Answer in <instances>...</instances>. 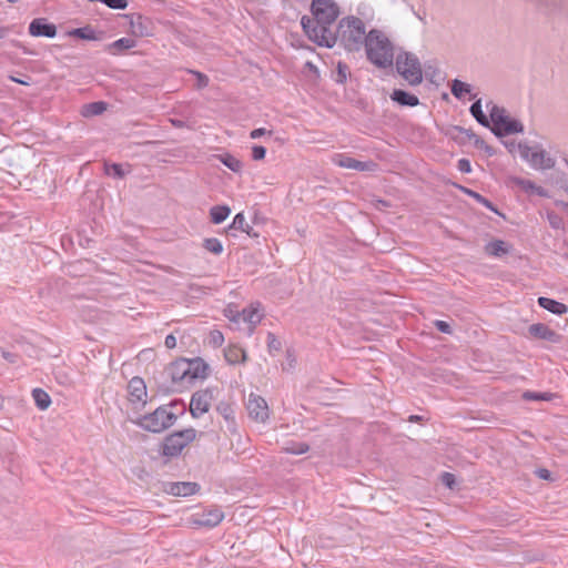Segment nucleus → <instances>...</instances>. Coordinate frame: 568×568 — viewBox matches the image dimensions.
<instances>
[{
    "label": "nucleus",
    "instance_id": "f257e3e1",
    "mask_svg": "<svg viewBox=\"0 0 568 568\" xmlns=\"http://www.w3.org/2000/svg\"><path fill=\"white\" fill-rule=\"evenodd\" d=\"M366 30L364 22L357 17H346L338 23V32L322 27V47L332 48L337 40L348 51H359L365 44Z\"/></svg>",
    "mask_w": 568,
    "mask_h": 568
},
{
    "label": "nucleus",
    "instance_id": "f03ea898",
    "mask_svg": "<svg viewBox=\"0 0 568 568\" xmlns=\"http://www.w3.org/2000/svg\"><path fill=\"white\" fill-rule=\"evenodd\" d=\"M207 368L206 363L202 358H180L172 362L164 373L171 379V389L182 390L193 385L196 379L205 378Z\"/></svg>",
    "mask_w": 568,
    "mask_h": 568
},
{
    "label": "nucleus",
    "instance_id": "7ed1b4c3",
    "mask_svg": "<svg viewBox=\"0 0 568 568\" xmlns=\"http://www.w3.org/2000/svg\"><path fill=\"white\" fill-rule=\"evenodd\" d=\"M367 59L378 68L392 65L394 50L388 38L379 30H371L365 38Z\"/></svg>",
    "mask_w": 568,
    "mask_h": 568
},
{
    "label": "nucleus",
    "instance_id": "20e7f679",
    "mask_svg": "<svg viewBox=\"0 0 568 568\" xmlns=\"http://www.w3.org/2000/svg\"><path fill=\"white\" fill-rule=\"evenodd\" d=\"M486 108L489 111V119L493 124L489 128L496 136L521 133L524 131L523 124L513 119L504 108L493 102L487 103Z\"/></svg>",
    "mask_w": 568,
    "mask_h": 568
},
{
    "label": "nucleus",
    "instance_id": "39448f33",
    "mask_svg": "<svg viewBox=\"0 0 568 568\" xmlns=\"http://www.w3.org/2000/svg\"><path fill=\"white\" fill-rule=\"evenodd\" d=\"M176 415L166 406H160L154 412L140 416L131 422L144 430L161 433L176 422Z\"/></svg>",
    "mask_w": 568,
    "mask_h": 568
},
{
    "label": "nucleus",
    "instance_id": "423d86ee",
    "mask_svg": "<svg viewBox=\"0 0 568 568\" xmlns=\"http://www.w3.org/2000/svg\"><path fill=\"white\" fill-rule=\"evenodd\" d=\"M517 152L534 170L547 171L555 168V158L539 144L528 145L527 143L520 142L517 145Z\"/></svg>",
    "mask_w": 568,
    "mask_h": 568
},
{
    "label": "nucleus",
    "instance_id": "0eeeda50",
    "mask_svg": "<svg viewBox=\"0 0 568 568\" xmlns=\"http://www.w3.org/2000/svg\"><path fill=\"white\" fill-rule=\"evenodd\" d=\"M398 73L412 85L423 81V70L418 58L409 52L399 53L396 58Z\"/></svg>",
    "mask_w": 568,
    "mask_h": 568
},
{
    "label": "nucleus",
    "instance_id": "6e6552de",
    "mask_svg": "<svg viewBox=\"0 0 568 568\" xmlns=\"http://www.w3.org/2000/svg\"><path fill=\"white\" fill-rule=\"evenodd\" d=\"M196 438L194 428H186L174 432L165 437L162 447V454L168 457H175L181 454L184 447Z\"/></svg>",
    "mask_w": 568,
    "mask_h": 568
},
{
    "label": "nucleus",
    "instance_id": "1a4fd4ad",
    "mask_svg": "<svg viewBox=\"0 0 568 568\" xmlns=\"http://www.w3.org/2000/svg\"><path fill=\"white\" fill-rule=\"evenodd\" d=\"M214 399L213 389L197 390L192 395L190 403V412L194 418H199L210 410Z\"/></svg>",
    "mask_w": 568,
    "mask_h": 568
},
{
    "label": "nucleus",
    "instance_id": "9d476101",
    "mask_svg": "<svg viewBox=\"0 0 568 568\" xmlns=\"http://www.w3.org/2000/svg\"><path fill=\"white\" fill-rule=\"evenodd\" d=\"M311 11L314 16V19L303 17L301 23L308 39L320 45V0H312Z\"/></svg>",
    "mask_w": 568,
    "mask_h": 568
},
{
    "label": "nucleus",
    "instance_id": "9b49d317",
    "mask_svg": "<svg viewBox=\"0 0 568 568\" xmlns=\"http://www.w3.org/2000/svg\"><path fill=\"white\" fill-rule=\"evenodd\" d=\"M246 408L248 416L256 422L264 423L268 418L267 403L258 395L251 394L248 396Z\"/></svg>",
    "mask_w": 568,
    "mask_h": 568
},
{
    "label": "nucleus",
    "instance_id": "f8f14e48",
    "mask_svg": "<svg viewBox=\"0 0 568 568\" xmlns=\"http://www.w3.org/2000/svg\"><path fill=\"white\" fill-rule=\"evenodd\" d=\"M129 400L134 405L144 406L146 404V385L141 377H133L128 385Z\"/></svg>",
    "mask_w": 568,
    "mask_h": 568
},
{
    "label": "nucleus",
    "instance_id": "ddd939ff",
    "mask_svg": "<svg viewBox=\"0 0 568 568\" xmlns=\"http://www.w3.org/2000/svg\"><path fill=\"white\" fill-rule=\"evenodd\" d=\"M508 183L511 186H517L527 194H537L541 197H547L548 192L542 186L536 185L532 181L518 176L508 178Z\"/></svg>",
    "mask_w": 568,
    "mask_h": 568
},
{
    "label": "nucleus",
    "instance_id": "4468645a",
    "mask_svg": "<svg viewBox=\"0 0 568 568\" xmlns=\"http://www.w3.org/2000/svg\"><path fill=\"white\" fill-rule=\"evenodd\" d=\"M164 489L170 495L186 497L194 495L200 489V486L191 481H175L168 483Z\"/></svg>",
    "mask_w": 568,
    "mask_h": 568
},
{
    "label": "nucleus",
    "instance_id": "2eb2a0df",
    "mask_svg": "<svg viewBox=\"0 0 568 568\" xmlns=\"http://www.w3.org/2000/svg\"><path fill=\"white\" fill-rule=\"evenodd\" d=\"M29 33L33 37L54 38L57 28L52 23H48L45 19L38 18L31 21L29 26Z\"/></svg>",
    "mask_w": 568,
    "mask_h": 568
},
{
    "label": "nucleus",
    "instance_id": "dca6fc26",
    "mask_svg": "<svg viewBox=\"0 0 568 568\" xmlns=\"http://www.w3.org/2000/svg\"><path fill=\"white\" fill-rule=\"evenodd\" d=\"M529 334L538 339L548 341L551 343H559L561 337L554 329L549 328L547 325L542 323H536L529 326Z\"/></svg>",
    "mask_w": 568,
    "mask_h": 568
},
{
    "label": "nucleus",
    "instance_id": "f3484780",
    "mask_svg": "<svg viewBox=\"0 0 568 568\" xmlns=\"http://www.w3.org/2000/svg\"><path fill=\"white\" fill-rule=\"evenodd\" d=\"M224 518V513L219 508H212L203 511L194 524L201 527L213 528L217 526Z\"/></svg>",
    "mask_w": 568,
    "mask_h": 568
},
{
    "label": "nucleus",
    "instance_id": "a211bd4d",
    "mask_svg": "<svg viewBox=\"0 0 568 568\" xmlns=\"http://www.w3.org/2000/svg\"><path fill=\"white\" fill-rule=\"evenodd\" d=\"M341 14L339 6L334 0H322V26L333 23Z\"/></svg>",
    "mask_w": 568,
    "mask_h": 568
},
{
    "label": "nucleus",
    "instance_id": "6ab92c4d",
    "mask_svg": "<svg viewBox=\"0 0 568 568\" xmlns=\"http://www.w3.org/2000/svg\"><path fill=\"white\" fill-rule=\"evenodd\" d=\"M131 31L136 37H149L152 34L151 21L142 16H136L131 20Z\"/></svg>",
    "mask_w": 568,
    "mask_h": 568
},
{
    "label": "nucleus",
    "instance_id": "aec40b11",
    "mask_svg": "<svg viewBox=\"0 0 568 568\" xmlns=\"http://www.w3.org/2000/svg\"><path fill=\"white\" fill-rule=\"evenodd\" d=\"M390 99L404 106H416L419 103V100L416 95L399 89L393 91Z\"/></svg>",
    "mask_w": 568,
    "mask_h": 568
},
{
    "label": "nucleus",
    "instance_id": "412c9836",
    "mask_svg": "<svg viewBox=\"0 0 568 568\" xmlns=\"http://www.w3.org/2000/svg\"><path fill=\"white\" fill-rule=\"evenodd\" d=\"M538 304L542 308H545L548 312L556 314V315H562L568 312V306L566 304L557 302V301L548 298V297H539Z\"/></svg>",
    "mask_w": 568,
    "mask_h": 568
},
{
    "label": "nucleus",
    "instance_id": "4be33fe9",
    "mask_svg": "<svg viewBox=\"0 0 568 568\" xmlns=\"http://www.w3.org/2000/svg\"><path fill=\"white\" fill-rule=\"evenodd\" d=\"M216 409L224 418L227 430L232 434L236 433V422L232 406L229 404H220Z\"/></svg>",
    "mask_w": 568,
    "mask_h": 568
},
{
    "label": "nucleus",
    "instance_id": "5701e85b",
    "mask_svg": "<svg viewBox=\"0 0 568 568\" xmlns=\"http://www.w3.org/2000/svg\"><path fill=\"white\" fill-rule=\"evenodd\" d=\"M509 250L510 246L501 240H495L485 245L486 254L495 257H499L507 254Z\"/></svg>",
    "mask_w": 568,
    "mask_h": 568
},
{
    "label": "nucleus",
    "instance_id": "b1692460",
    "mask_svg": "<svg viewBox=\"0 0 568 568\" xmlns=\"http://www.w3.org/2000/svg\"><path fill=\"white\" fill-rule=\"evenodd\" d=\"M336 163L342 168L353 169L357 171H367L372 166H374L373 163L361 162L351 156H341Z\"/></svg>",
    "mask_w": 568,
    "mask_h": 568
},
{
    "label": "nucleus",
    "instance_id": "393cba45",
    "mask_svg": "<svg viewBox=\"0 0 568 568\" xmlns=\"http://www.w3.org/2000/svg\"><path fill=\"white\" fill-rule=\"evenodd\" d=\"M231 213V209L227 205H215L210 210L211 221L214 224L224 222Z\"/></svg>",
    "mask_w": 568,
    "mask_h": 568
},
{
    "label": "nucleus",
    "instance_id": "a878e982",
    "mask_svg": "<svg viewBox=\"0 0 568 568\" xmlns=\"http://www.w3.org/2000/svg\"><path fill=\"white\" fill-rule=\"evenodd\" d=\"M224 356L230 364L242 363L246 359L244 349L239 346H232L225 349Z\"/></svg>",
    "mask_w": 568,
    "mask_h": 568
},
{
    "label": "nucleus",
    "instance_id": "bb28decb",
    "mask_svg": "<svg viewBox=\"0 0 568 568\" xmlns=\"http://www.w3.org/2000/svg\"><path fill=\"white\" fill-rule=\"evenodd\" d=\"M230 229L231 230H239V231H242L244 233H246L247 235L250 236H253V229L252 226L246 222L245 220V216L243 213H237L234 219H233V222L232 224L230 225ZM254 236H256V234L254 233Z\"/></svg>",
    "mask_w": 568,
    "mask_h": 568
},
{
    "label": "nucleus",
    "instance_id": "cd10ccee",
    "mask_svg": "<svg viewBox=\"0 0 568 568\" xmlns=\"http://www.w3.org/2000/svg\"><path fill=\"white\" fill-rule=\"evenodd\" d=\"M32 397L37 407L41 410L47 409L51 405V398L49 394L41 388H34L32 390Z\"/></svg>",
    "mask_w": 568,
    "mask_h": 568
},
{
    "label": "nucleus",
    "instance_id": "c85d7f7f",
    "mask_svg": "<svg viewBox=\"0 0 568 568\" xmlns=\"http://www.w3.org/2000/svg\"><path fill=\"white\" fill-rule=\"evenodd\" d=\"M105 110L106 103L103 101H97L83 105L81 113L83 116H94L102 114Z\"/></svg>",
    "mask_w": 568,
    "mask_h": 568
},
{
    "label": "nucleus",
    "instance_id": "c756f323",
    "mask_svg": "<svg viewBox=\"0 0 568 568\" xmlns=\"http://www.w3.org/2000/svg\"><path fill=\"white\" fill-rule=\"evenodd\" d=\"M450 90L455 98L462 99L464 98L465 94L471 92V85L458 79H455L450 83Z\"/></svg>",
    "mask_w": 568,
    "mask_h": 568
},
{
    "label": "nucleus",
    "instance_id": "7c9ffc66",
    "mask_svg": "<svg viewBox=\"0 0 568 568\" xmlns=\"http://www.w3.org/2000/svg\"><path fill=\"white\" fill-rule=\"evenodd\" d=\"M469 111L479 124H481L483 126H486V128L490 126V120L483 112L480 100H477L476 102H474L471 104Z\"/></svg>",
    "mask_w": 568,
    "mask_h": 568
},
{
    "label": "nucleus",
    "instance_id": "2f4dec72",
    "mask_svg": "<svg viewBox=\"0 0 568 568\" xmlns=\"http://www.w3.org/2000/svg\"><path fill=\"white\" fill-rule=\"evenodd\" d=\"M69 34L72 37L79 38V39L90 40V41L100 39V37L97 36L95 31L89 26L83 27V28L73 29L72 31L69 32Z\"/></svg>",
    "mask_w": 568,
    "mask_h": 568
},
{
    "label": "nucleus",
    "instance_id": "473e14b6",
    "mask_svg": "<svg viewBox=\"0 0 568 568\" xmlns=\"http://www.w3.org/2000/svg\"><path fill=\"white\" fill-rule=\"evenodd\" d=\"M308 445L303 442H290L284 447L283 450L287 454L301 455L308 450Z\"/></svg>",
    "mask_w": 568,
    "mask_h": 568
},
{
    "label": "nucleus",
    "instance_id": "72a5a7b5",
    "mask_svg": "<svg viewBox=\"0 0 568 568\" xmlns=\"http://www.w3.org/2000/svg\"><path fill=\"white\" fill-rule=\"evenodd\" d=\"M221 162L233 172H240L243 168L242 162L231 154L220 155Z\"/></svg>",
    "mask_w": 568,
    "mask_h": 568
},
{
    "label": "nucleus",
    "instance_id": "f704fd0d",
    "mask_svg": "<svg viewBox=\"0 0 568 568\" xmlns=\"http://www.w3.org/2000/svg\"><path fill=\"white\" fill-rule=\"evenodd\" d=\"M240 316L243 318L244 322H247L250 324H257L260 323L262 315L260 314L258 310L255 307H248L244 308Z\"/></svg>",
    "mask_w": 568,
    "mask_h": 568
},
{
    "label": "nucleus",
    "instance_id": "c9c22d12",
    "mask_svg": "<svg viewBox=\"0 0 568 568\" xmlns=\"http://www.w3.org/2000/svg\"><path fill=\"white\" fill-rule=\"evenodd\" d=\"M104 172L106 174H112L113 176L118 178V179H122L124 178L129 172L130 170H124L123 169V165L122 164H118V163H112V164H108L105 163L104 164Z\"/></svg>",
    "mask_w": 568,
    "mask_h": 568
},
{
    "label": "nucleus",
    "instance_id": "e433bc0d",
    "mask_svg": "<svg viewBox=\"0 0 568 568\" xmlns=\"http://www.w3.org/2000/svg\"><path fill=\"white\" fill-rule=\"evenodd\" d=\"M203 246L206 251L215 255H219L223 252V245L221 241L216 237L205 239L203 242Z\"/></svg>",
    "mask_w": 568,
    "mask_h": 568
},
{
    "label": "nucleus",
    "instance_id": "4c0bfd02",
    "mask_svg": "<svg viewBox=\"0 0 568 568\" xmlns=\"http://www.w3.org/2000/svg\"><path fill=\"white\" fill-rule=\"evenodd\" d=\"M135 47V41L131 38H121L109 45V49L128 50Z\"/></svg>",
    "mask_w": 568,
    "mask_h": 568
},
{
    "label": "nucleus",
    "instance_id": "58836bf2",
    "mask_svg": "<svg viewBox=\"0 0 568 568\" xmlns=\"http://www.w3.org/2000/svg\"><path fill=\"white\" fill-rule=\"evenodd\" d=\"M267 348L271 354L280 352L282 348L281 341L271 332L267 334Z\"/></svg>",
    "mask_w": 568,
    "mask_h": 568
},
{
    "label": "nucleus",
    "instance_id": "ea45409f",
    "mask_svg": "<svg viewBox=\"0 0 568 568\" xmlns=\"http://www.w3.org/2000/svg\"><path fill=\"white\" fill-rule=\"evenodd\" d=\"M347 74H348V68L346 64H343V63H338L337 64V70L335 73H333V79L337 82V83H344L347 79Z\"/></svg>",
    "mask_w": 568,
    "mask_h": 568
},
{
    "label": "nucleus",
    "instance_id": "a19ab883",
    "mask_svg": "<svg viewBox=\"0 0 568 568\" xmlns=\"http://www.w3.org/2000/svg\"><path fill=\"white\" fill-rule=\"evenodd\" d=\"M523 397L528 400H550L552 395L549 393L526 392Z\"/></svg>",
    "mask_w": 568,
    "mask_h": 568
},
{
    "label": "nucleus",
    "instance_id": "79ce46f5",
    "mask_svg": "<svg viewBox=\"0 0 568 568\" xmlns=\"http://www.w3.org/2000/svg\"><path fill=\"white\" fill-rule=\"evenodd\" d=\"M547 219L552 229H556V230L562 229V226H564L562 219L555 212H549L547 214Z\"/></svg>",
    "mask_w": 568,
    "mask_h": 568
},
{
    "label": "nucleus",
    "instance_id": "37998d69",
    "mask_svg": "<svg viewBox=\"0 0 568 568\" xmlns=\"http://www.w3.org/2000/svg\"><path fill=\"white\" fill-rule=\"evenodd\" d=\"M103 3L111 9L124 10L128 7V0H103Z\"/></svg>",
    "mask_w": 568,
    "mask_h": 568
},
{
    "label": "nucleus",
    "instance_id": "c03bdc74",
    "mask_svg": "<svg viewBox=\"0 0 568 568\" xmlns=\"http://www.w3.org/2000/svg\"><path fill=\"white\" fill-rule=\"evenodd\" d=\"M224 342V336L220 331H212L210 333V344L214 347H220Z\"/></svg>",
    "mask_w": 568,
    "mask_h": 568
},
{
    "label": "nucleus",
    "instance_id": "a18cd8bd",
    "mask_svg": "<svg viewBox=\"0 0 568 568\" xmlns=\"http://www.w3.org/2000/svg\"><path fill=\"white\" fill-rule=\"evenodd\" d=\"M467 193L469 195H471L475 200H477L479 203H481L483 205L488 207L489 210H491L494 212H497V210L494 207V205L487 199L481 196L480 194H478V193H476L474 191H469V190L467 191Z\"/></svg>",
    "mask_w": 568,
    "mask_h": 568
},
{
    "label": "nucleus",
    "instance_id": "49530a36",
    "mask_svg": "<svg viewBox=\"0 0 568 568\" xmlns=\"http://www.w3.org/2000/svg\"><path fill=\"white\" fill-rule=\"evenodd\" d=\"M265 154H266V149L262 145H254L252 148V158L253 160L255 161H260V160H263L265 158Z\"/></svg>",
    "mask_w": 568,
    "mask_h": 568
},
{
    "label": "nucleus",
    "instance_id": "de8ad7c7",
    "mask_svg": "<svg viewBox=\"0 0 568 568\" xmlns=\"http://www.w3.org/2000/svg\"><path fill=\"white\" fill-rule=\"evenodd\" d=\"M457 168L463 173H470L471 171L470 162L467 159L458 160Z\"/></svg>",
    "mask_w": 568,
    "mask_h": 568
},
{
    "label": "nucleus",
    "instance_id": "09e8293b",
    "mask_svg": "<svg viewBox=\"0 0 568 568\" xmlns=\"http://www.w3.org/2000/svg\"><path fill=\"white\" fill-rule=\"evenodd\" d=\"M442 481L445 486L452 489L455 485V476L450 473H444L442 475Z\"/></svg>",
    "mask_w": 568,
    "mask_h": 568
},
{
    "label": "nucleus",
    "instance_id": "8fccbe9b",
    "mask_svg": "<svg viewBox=\"0 0 568 568\" xmlns=\"http://www.w3.org/2000/svg\"><path fill=\"white\" fill-rule=\"evenodd\" d=\"M193 73L197 78L196 87L199 89L205 88L209 84V78L205 74L195 71Z\"/></svg>",
    "mask_w": 568,
    "mask_h": 568
},
{
    "label": "nucleus",
    "instance_id": "3c124183",
    "mask_svg": "<svg viewBox=\"0 0 568 568\" xmlns=\"http://www.w3.org/2000/svg\"><path fill=\"white\" fill-rule=\"evenodd\" d=\"M435 326L442 333H445V334H450L452 333L450 325L447 322L436 321L435 322Z\"/></svg>",
    "mask_w": 568,
    "mask_h": 568
},
{
    "label": "nucleus",
    "instance_id": "603ef678",
    "mask_svg": "<svg viewBox=\"0 0 568 568\" xmlns=\"http://www.w3.org/2000/svg\"><path fill=\"white\" fill-rule=\"evenodd\" d=\"M9 79L16 83L22 84V85H30L31 84V78L29 75H26L23 79L16 78L13 75H9Z\"/></svg>",
    "mask_w": 568,
    "mask_h": 568
},
{
    "label": "nucleus",
    "instance_id": "864d4df0",
    "mask_svg": "<svg viewBox=\"0 0 568 568\" xmlns=\"http://www.w3.org/2000/svg\"><path fill=\"white\" fill-rule=\"evenodd\" d=\"M164 344L168 348H174L176 346V338L173 334L165 337Z\"/></svg>",
    "mask_w": 568,
    "mask_h": 568
},
{
    "label": "nucleus",
    "instance_id": "5fc2aeb1",
    "mask_svg": "<svg viewBox=\"0 0 568 568\" xmlns=\"http://www.w3.org/2000/svg\"><path fill=\"white\" fill-rule=\"evenodd\" d=\"M267 131L264 129V128H258V129H255L253 130L251 133H250V136L252 139H258L261 138L262 135H264Z\"/></svg>",
    "mask_w": 568,
    "mask_h": 568
},
{
    "label": "nucleus",
    "instance_id": "6e6d98bb",
    "mask_svg": "<svg viewBox=\"0 0 568 568\" xmlns=\"http://www.w3.org/2000/svg\"><path fill=\"white\" fill-rule=\"evenodd\" d=\"M537 475L539 478H542V479H548L550 477L549 470L544 469V468L537 470Z\"/></svg>",
    "mask_w": 568,
    "mask_h": 568
},
{
    "label": "nucleus",
    "instance_id": "4d7b16f0",
    "mask_svg": "<svg viewBox=\"0 0 568 568\" xmlns=\"http://www.w3.org/2000/svg\"><path fill=\"white\" fill-rule=\"evenodd\" d=\"M505 144H506L507 149L509 150V152L517 151L518 143H515V142H509L508 143V142H506Z\"/></svg>",
    "mask_w": 568,
    "mask_h": 568
},
{
    "label": "nucleus",
    "instance_id": "13d9d810",
    "mask_svg": "<svg viewBox=\"0 0 568 568\" xmlns=\"http://www.w3.org/2000/svg\"><path fill=\"white\" fill-rule=\"evenodd\" d=\"M305 67L308 68L311 71L317 73V67L313 64L312 62H306Z\"/></svg>",
    "mask_w": 568,
    "mask_h": 568
},
{
    "label": "nucleus",
    "instance_id": "bf43d9fd",
    "mask_svg": "<svg viewBox=\"0 0 568 568\" xmlns=\"http://www.w3.org/2000/svg\"><path fill=\"white\" fill-rule=\"evenodd\" d=\"M57 378L59 379L60 383H68L69 382V377L67 375L57 376Z\"/></svg>",
    "mask_w": 568,
    "mask_h": 568
},
{
    "label": "nucleus",
    "instance_id": "052dcab7",
    "mask_svg": "<svg viewBox=\"0 0 568 568\" xmlns=\"http://www.w3.org/2000/svg\"><path fill=\"white\" fill-rule=\"evenodd\" d=\"M559 206H561L562 209L567 210L568 211V203L567 202H558L557 203Z\"/></svg>",
    "mask_w": 568,
    "mask_h": 568
},
{
    "label": "nucleus",
    "instance_id": "680f3d73",
    "mask_svg": "<svg viewBox=\"0 0 568 568\" xmlns=\"http://www.w3.org/2000/svg\"><path fill=\"white\" fill-rule=\"evenodd\" d=\"M7 31L3 28H0V39L6 36Z\"/></svg>",
    "mask_w": 568,
    "mask_h": 568
},
{
    "label": "nucleus",
    "instance_id": "e2e57ef3",
    "mask_svg": "<svg viewBox=\"0 0 568 568\" xmlns=\"http://www.w3.org/2000/svg\"><path fill=\"white\" fill-rule=\"evenodd\" d=\"M8 2L16 3L18 0H7Z\"/></svg>",
    "mask_w": 568,
    "mask_h": 568
},
{
    "label": "nucleus",
    "instance_id": "0e129e2a",
    "mask_svg": "<svg viewBox=\"0 0 568 568\" xmlns=\"http://www.w3.org/2000/svg\"><path fill=\"white\" fill-rule=\"evenodd\" d=\"M173 124H176V125H180L181 124V121H173Z\"/></svg>",
    "mask_w": 568,
    "mask_h": 568
},
{
    "label": "nucleus",
    "instance_id": "69168bd1",
    "mask_svg": "<svg viewBox=\"0 0 568 568\" xmlns=\"http://www.w3.org/2000/svg\"><path fill=\"white\" fill-rule=\"evenodd\" d=\"M173 124H176V125H180L181 124V121H173Z\"/></svg>",
    "mask_w": 568,
    "mask_h": 568
},
{
    "label": "nucleus",
    "instance_id": "338daca9",
    "mask_svg": "<svg viewBox=\"0 0 568 568\" xmlns=\"http://www.w3.org/2000/svg\"><path fill=\"white\" fill-rule=\"evenodd\" d=\"M173 124H176V125H180L181 124V121H173Z\"/></svg>",
    "mask_w": 568,
    "mask_h": 568
},
{
    "label": "nucleus",
    "instance_id": "774afa93",
    "mask_svg": "<svg viewBox=\"0 0 568 568\" xmlns=\"http://www.w3.org/2000/svg\"><path fill=\"white\" fill-rule=\"evenodd\" d=\"M565 190H566V192L568 193V184L566 185Z\"/></svg>",
    "mask_w": 568,
    "mask_h": 568
}]
</instances>
